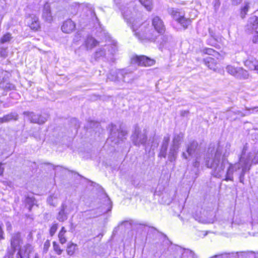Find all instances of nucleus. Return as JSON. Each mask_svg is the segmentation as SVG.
I'll return each instance as SVG.
<instances>
[{"instance_id":"nucleus-1","label":"nucleus","mask_w":258,"mask_h":258,"mask_svg":"<svg viewBox=\"0 0 258 258\" xmlns=\"http://www.w3.org/2000/svg\"><path fill=\"white\" fill-rule=\"evenodd\" d=\"M230 146V144L227 143L224 152L219 144L215 151L214 147H209L204 159L205 165L212 169L214 176L217 178L225 176L226 181H233L234 173L239 171L238 173L239 181L243 183L245 174L250 168V158L239 157L238 162L229 163L227 157L229 155Z\"/></svg>"},{"instance_id":"nucleus-2","label":"nucleus","mask_w":258,"mask_h":258,"mask_svg":"<svg viewBox=\"0 0 258 258\" xmlns=\"http://www.w3.org/2000/svg\"><path fill=\"white\" fill-rule=\"evenodd\" d=\"M139 8L135 2H131L121 8L122 15L139 39H154L155 31L148 24L143 23V15Z\"/></svg>"},{"instance_id":"nucleus-3","label":"nucleus","mask_w":258,"mask_h":258,"mask_svg":"<svg viewBox=\"0 0 258 258\" xmlns=\"http://www.w3.org/2000/svg\"><path fill=\"white\" fill-rule=\"evenodd\" d=\"M183 137L184 134L182 133L174 134L172 143L168 150L170 136L169 135L165 136L160 146L158 157L166 158L167 156L169 162H173L175 161L178 153L180 143Z\"/></svg>"},{"instance_id":"nucleus-4","label":"nucleus","mask_w":258,"mask_h":258,"mask_svg":"<svg viewBox=\"0 0 258 258\" xmlns=\"http://www.w3.org/2000/svg\"><path fill=\"white\" fill-rule=\"evenodd\" d=\"M186 152H183L181 157L187 160H189V157H194L195 161L193 162V166L196 168V172L201 164V155L200 147L198 142L196 140L190 141L186 146Z\"/></svg>"},{"instance_id":"nucleus-5","label":"nucleus","mask_w":258,"mask_h":258,"mask_svg":"<svg viewBox=\"0 0 258 258\" xmlns=\"http://www.w3.org/2000/svg\"><path fill=\"white\" fill-rule=\"evenodd\" d=\"M127 133L123 130L120 126L111 124L110 128V134L108 140H110L115 144L119 143L120 141H122L126 138Z\"/></svg>"},{"instance_id":"nucleus-6","label":"nucleus","mask_w":258,"mask_h":258,"mask_svg":"<svg viewBox=\"0 0 258 258\" xmlns=\"http://www.w3.org/2000/svg\"><path fill=\"white\" fill-rule=\"evenodd\" d=\"M11 248L8 250V256L12 258L17 249L20 248L21 244L23 243V239L20 232L14 233L11 238Z\"/></svg>"},{"instance_id":"nucleus-7","label":"nucleus","mask_w":258,"mask_h":258,"mask_svg":"<svg viewBox=\"0 0 258 258\" xmlns=\"http://www.w3.org/2000/svg\"><path fill=\"white\" fill-rule=\"evenodd\" d=\"M131 138L133 143L137 146H140L141 145H145L147 140L146 133L145 132H142L138 126L135 127Z\"/></svg>"},{"instance_id":"nucleus-8","label":"nucleus","mask_w":258,"mask_h":258,"mask_svg":"<svg viewBox=\"0 0 258 258\" xmlns=\"http://www.w3.org/2000/svg\"><path fill=\"white\" fill-rule=\"evenodd\" d=\"M226 70L229 74L238 79H245L248 78L249 76L247 71L242 68H235L232 66L229 65L226 67Z\"/></svg>"},{"instance_id":"nucleus-9","label":"nucleus","mask_w":258,"mask_h":258,"mask_svg":"<svg viewBox=\"0 0 258 258\" xmlns=\"http://www.w3.org/2000/svg\"><path fill=\"white\" fill-rule=\"evenodd\" d=\"M23 114L28 117V119L32 123L42 124L44 123L47 119V115H42L39 114H36L34 112L24 111Z\"/></svg>"},{"instance_id":"nucleus-10","label":"nucleus","mask_w":258,"mask_h":258,"mask_svg":"<svg viewBox=\"0 0 258 258\" xmlns=\"http://www.w3.org/2000/svg\"><path fill=\"white\" fill-rule=\"evenodd\" d=\"M132 63L137 64L139 66L149 67L154 64L155 61L154 59H151L146 56H136L132 58Z\"/></svg>"},{"instance_id":"nucleus-11","label":"nucleus","mask_w":258,"mask_h":258,"mask_svg":"<svg viewBox=\"0 0 258 258\" xmlns=\"http://www.w3.org/2000/svg\"><path fill=\"white\" fill-rule=\"evenodd\" d=\"M119 73L121 76V80L125 83L132 84L135 80L137 79V77L130 69H121Z\"/></svg>"},{"instance_id":"nucleus-12","label":"nucleus","mask_w":258,"mask_h":258,"mask_svg":"<svg viewBox=\"0 0 258 258\" xmlns=\"http://www.w3.org/2000/svg\"><path fill=\"white\" fill-rule=\"evenodd\" d=\"M26 22L27 25L34 31H37L40 28L39 18L34 14L29 15Z\"/></svg>"},{"instance_id":"nucleus-13","label":"nucleus","mask_w":258,"mask_h":258,"mask_svg":"<svg viewBox=\"0 0 258 258\" xmlns=\"http://www.w3.org/2000/svg\"><path fill=\"white\" fill-rule=\"evenodd\" d=\"M152 26L155 30L160 34H163L165 31V26L163 21L158 16H155L152 19Z\"/></svg>"},{"instance_id":"nucleus-14","label":"nucleus","mask_w":258,"mask_h":258,"mask_svg":"<svg viewBox=\"0 0 258 258\" xmlns=\"http://www.w3.org/2000/svg\"><path fill=\"white\" fill-rule=\"evenodd\" d=\"M67 208V205L64 203H62L56 216V218L58 221L63 222L68 219L70 212H68Z\"/></svg>"},{"instance_id":"nucleus-15","label":"nucleus","mask_w":258,"mask_h":258,"mask_svg":"<svg viewBox=\"0 0 258 258\" xmlns=\"http://www.w3.org/2000/svg\"><path fill=\"white\" fill-rule=\"evenodd\" d=\"M258 27V18L255 16L250 17L247 25L245 27V31L247 33H250L252 31L256 30Z\"/></svg>"},{"instance_id":"nucleus-16","label":"nucleus","mask_w":258,"mask_h":258,"mask_svg":"<svg viewBox=\"0 0 258 258\" xmlns=\"http://www.w3.org/2000/svg\"><path fill=\"white\" fill-rule=\"evenodd\" d=\"M42 17L45 21L48 23H51L53 20L50 7L47 3H46L43 7Z\"/></svg>"},{"instance_id":"nucleus-17","label":"nucleus","mask_w":258,"mask_h":258,"mask_svg":"<svg viewBox=\"0 0 258 258\" xmlns=\"http://www.w3.org/2000/svg\"><path fill=\"white\" fill-rule=\"evenodd\" d=\"M75 24L71 19H68L63 22L61 30L66 33H70L75 30Z\"/></svg>"},{"instance_id":"nucleus-18","label":"nucleus","mask_w":258,"mask_h":258,"mask_svg":"<svg viewBox=\"0 0 258 258\" xmlns=\"http://www.w3.org/2000/svg\"><path fill=\"white\" fill-rule=\"evenodd\" d=\"M99 42L97 41L94 37L91 36H88L85 39L83 46H84L87 50H91L97 45Z\"/></svg>"},{"instance_id":"nucleus-19","label":"nucleus","mask_w":258,"mask_h":258,"mask_svg":"<svg viewBox=\"0 0 258 258\" xmlns=\"http://www.w3.org/2000/svg\"><path fill=\"white\" fill-rule=\"evenodd\" d=\"M32 246L30 244H27L23 248L19 249L16 256L17 258H23V254H26L29 256V254L32 252Z\"/></svg>"},{"instance_id":"nucleus-20","label":"nucleus","mask_w":258,"mask_h":258,"mask_svg":"<svg viewBox=\"0 0 258 258\" xmlns=\"http://www.w3.org/2000/svg\"><path fill=\"white\" fill-rule=\"evenodd\" d=\"M18 118V115L15 112H11L8 114L4 115L0 118V123L9 122L12 120H17Z\"/></svg>"},{"instance_id":"nucleus-21","label":"nucleus","mask_w":258,"mask_h":258,"mask_svg":"<svg viewBox=\"0 0 258 258\" xmlns=\"http://www.w3.org/2000/svg\"><path fill=\"white\" fill-rule=\"evenodd\" d=\"M120 71H121V70H111L107 76V79L114 82L120 80L121 76L119 73Z\"/></svg>"},{"instance_id":"nucleus-22","label":"nucleus","mask_w":258,"mask_h":258,"mask_svg":"<svg viewBox=\"0 0 258 258\" xmlns=\"http://www.w3.org/2000/svg\"><path fill=\"white\" fill-rule=\"evenodd\" d=\"M244 65L251 70H255L258 62L254 58L249 57L244 61Z\"/></svg>"},{"instance_id":"nucleus-23","label":"nucleus","mask_w":258,"mask_h":258,"mask_svg":"<svg viewBox=\"0 0 258 258\" xmlns=\"http://www.w3.org/2000/svg\"><path fill=\"white\" fill-rule=\"evenodd\" d=\"M168 11L173 18L176 21H178L183 16L177 9L169 8Z\"/></svg>"},{"instance_id":"nucleus-24","label":"nucleus","mask_w":258,"mask_h":258,"mask_svg":"<svg viewBox=\"0 0 258 258\" xmlns=\"http://www.w3.org/2000/svg\"><path fill=\"white\" fill-rule=\"evenodd\" d=\"M205 64L211 70H215L216 69V60L211 57H208L204 59Z\"/></svg>"},{"instance_id":"nucleus-25","label":"nucleus","mask_w":258,"mask_h":258,"mask_svg":"<svg viewBox=\"0 0 258 258\" xmlns=\"http://www.w3.org/2000/svg\"><path fill=\"white\" fill-rule=\"evenodd\" d=\"M36 200L34 197L27 196L25 200L26 206H27L29 211H31L32 207L36 205Z\"/></svg>"},{"instance_id":"nucleus-26","label":"nucleus","mask_w":258,"mask_h":258,"mask_svg":"<svg viewBox=\"0 0 258 258\" xmlns=\"http://www.w3.org/2000/svg\"><path fill=\"white\" fill-rule=\"evenodd\" d=\"M177 22L184 29L187 28L188 26L191 24V20L188 18H186L183 16L181 17Z\"/></svg>"},{"instance_id":"nucleus-27","label":"nucleus","mask_w":258,"mask_h":258,"mask_svg":"<svg viewBox=\"0 0 258 258\" xmlns=\"http://www.w3.org/2000/svg\"><path fill=\"white\" fill-rule=\"evenodd\" d=\"M141 4L143 5L145 9L148 11H151L153 9L152 0H139Z\"/></svg>"},{"instance_id":"nucleus-28","label":"nucleus","mask_w":258,"mask_h":258,"mask_svg":"<svg viewBox=\"0 0 258 258\" xmlns=\"http://www.w3.org/2000/svg\"><path fill=\"white\" fill-rule=\"evenodd\" d=\"M238 253H231L229 254H222V255H215L210 258H230L231 257L237 258L238 257Z\"/></svg>"},{"instance_id":"nucleus-29","label":"nucleus","mask_w":258,"mask_h":258,"mask_svg":"<svg viewBox=\"0 0 258 258\" xmlns=\"http://www.w3.org/2000/svg\"><path fill=\"white\" fill-rule=\"evenodd\" d=\"M244 4L245 6L241 9L240 13V17L242 19H244L249 9V3L245 2Z\"/></svg>"},{"instance_id":"nucleus-30","label":"nucleus","mask_w":258,"mask_h":258,"mask_svg":"<svg viewBox=\"0 0 258 258\" xmlns=\"http://www.w3.org/2000/svg\"><path fill=\"white\" fill-rule=\"evenodd\" d=\"M105 55V50L104 48H101L98 49L95 53L94 57L96 59L104 56Z\"/></svg>"},{"instance_id":"nucleus-31","label":"nucleus","mask_w":258,"mask_h":258,"mask_svg":"<svg viewBox=\"0 0 258 258\" xmlns=\"http://www.w3.org/2000/svg\"><path fill=\"white\" fill-rule=\"evenodd\" d=\"M257 108H258V107H252V108H249V107H245L246 111L244 113L243 112V113H241V117H244L245 116L248 115L250 114H251V113L253 112L254 111H258V110H256V109H257Z\"/></svg>"},{"instance_id":"nucleus-32","label":"nucleus","mask_w":258,"mask_h":258,"mask_svg":"<svg viewBox=\"0 0 258 258\" xmlns=\"http://www.w3.org/2000/svg\"><path fill=\"white\" fill-rule=\"evenodd\" d=\"M76 246L77 245L73 243L69 244L67 249V253L70 255H73L75 252Z\"/></svg>"},{"instance_id":"nucleus-33","label":"nucleus","mask_w":258,"mask_h":258,"mask_svg":"<svg viewBox=\"0 0 258 258\" xmlns=\"http://www.w3.org/2000/svg\"><path fill=\"white\" fill-rule=\"evenodd\" d=\"M184 250L185 251L182 254L183 256L186 255L190 257V258H197V255L191 250L189 249H185Z\"/></svg>"},{"instance_id":"nucleus-34","label":"nucleus","mask_w":258,"mask_h":258,"mask_svg":"<svg viewBox=\"0 0 258 258\" xmlns=\"http://www.w3.org/2000/svg\"><path fill=\"white\" fill-rule=\"evenodd\" d=\"M241 113H243V112L238 110H227L226 112V115L228 117H231L233 114H234V115L238 114V115H239L240 116H241Z\"/></svg>"},{"instance_id":"nucleus-35","label":"nucleus","mask_w":258,"mask_h":258,"mask_svg":"<svg viewBox=\"0 0 258 258\" xmlns=\"http://www.w3.org/2000/svg\"><path fill=\"white\" fill-rule=\"evenodd\" d=\"M11 39V34L10 33H7L2 37L1 39L0 42L1 43H5L10 41Z\"/></svg>"},{"instance_id":"nucleus-36","label":"nucleus","mask_w":258,"mask_h":258,"mask_svg":"<svg viewBox=\"0 0 258 258\" xmlns=\"http://www.w3.org/2000/svg\"><path fill=\"white\" fill-rule=\"evenodd\" d=\"M3 88L5 91H8L15 89L14 85L11 83H6L3 85Z\"/></svg>"},{"instance_id":"nucleus-37","label":"nucleus","mask_w":258,"mask_h":258,"mask_svg":"<svg viewBox=\"0 0 258 258\" xmlns=\"http://www.w3.org/2000/svg\"><path fill=\"white\" fill-rule=\"evenodd\" d=\"M53 246L54 250L57 254L60 255L61 254L62 250L60 249L59 245L56 242H53Z\"/></svg>"},{"instance_id":"nucleus-38","label":"nucleus","mask_w":258,"mask_h":258,"mask_svg":"<svg viewBox=\"0 0 258 258\" xmlns=\"http://www.w3.org/2000/svg\"><path fill=\"white\" fill-rule=\"evenodd\" d=\"M58 228V224L56 223L53 224L51 227H50L49 233L50 235L52 236H53L55 233L56 232Z\"/></svg>"},{"instance_id":"nucleus-39","label":"nucleus","mask_w":258,"mask_h":258,"mask_svg":"<svg viewBox=\"0 0 258 258\" xmlns=\"http://www.w3.org/2000/svg\"><path fill=\"white\" fill-rule=\"evenodd\" d=\"M56 199V197H54V195L50 196L47 199V202L50 205L52 206L53 207H55L56 203L53 202V199Z\"/></svg>"},{"instance_id":"nucleus-40","label":"nucleus","mask_w":258,"mask_h":258,"mask_svg":"<svg viewBox=\"0 0 258 258\" xmlns=\"http://www.w3.org/2000/svg\"><path fill=\"white\" fill-rule=\"evenodd\" d=\"M58 238L60 243L64 244L67 242V239L64 236V234L58 233Z\"/></svg>"},{"instance_id":"nucleus-41","label":"nucleus","mask_w":258,"mask_h":258,"mask_svg":"<svg viewBox=\"0 0 258 258\" xmlns=\"http://www.w3.org/2000/svg\"><path fill=\"white\" fill-rule=\"evenodd\" d=\"M8 53L7 49L5 48H0V55L2 57H6L7 56Z\"/></svg>"},{"instance_id":"nucleus-42","label":"nucleus","mask_w":258,"mask_h":258,"mask_svg":"<svg viewBox=\"0 0 258 258\" xmlns=\"http://www.w3.org/2000/svg\"><path fill=\"white\" fill-rule=\"evenodd\" d=\"M248 149V146H247V143H246L244 146H243V148L242 149V152H241V155H240V157H242V158H244L243 157V156L244 155H245L246 151Z\"/></svg>"},{"instance_id":"nucleus-43","label":"nucleus","mask_w":258,"mask_h":258,"mask_svg":"<svg viewBox=\"0 0 258 258\" xmlns=\"http://www.w3.org/2000/svg\"><path fill=\"white\" fill-rule=\"evenodd\" d=\"M252 41L253 43H258V32L257 31L255 32V35L253 36Z\"/></svg>"},{"instance_id":"nucleus-44","label":"nucleus","mask_w":258,"mask_h":258,"mask_svg":"<svg viewBox=\"0 0 258 258\" xmlns=\"http://www.w3.org/2000/svg\"><path fill=\"white\" fill-rule=\"evenodd\" d=\"M5 73L6 72L0 71V84L4 81Z\"/></svg>"},{"instance_id":"nucleus-45","label":"nucleus","mask_w":258,"mask_h":258,"mask_svg":"<svg viewBox=\"0 0 258 258\" xmlns=\"http://www.w3.org/2000/svg\"><path fill=\"white\" fill-rule=\"evenodd\" d=\"M250 163L251 164L252 163L256 164H258V155H255L253 159H252L251 161H250Z\"/></svg>"},{"instance_id":"nucleus-46","label":"nucleus","mask_w":258,"mask_h":258,"mask_svg":"<svg viewBox=\"0 0 258 258\" xmlns=\"http://www.w3.org/2000/svg\"><path fill=\"white\" fill-rule=\"evenodd\" d=\"M189 113V111L188 110H182L180 111V115L182 116H186Z\"/></svg>"},{"instance_id":"nucleus-47","label":"nucleus","mask_w":258,"mask_h":258,"mask_svg":"<svg viewBox=\"0 0 258 258\" xmlns=\"http://www.w3.org/2000/svg\"><path fill=\"white\" fill-rule=\"evenodd\" d=\"M242 0H232V3L234 5H237L241 3Z\"/></svg>"},{"instance_id":"nucleus-48","label":"nucleus","mask_w":258,"mask_h":258,"mask_svg":"<svg viewBox=\"0 0 258 258\" xmlns=\"http://www.w3.org/2000/svg\"><path fill=\"white\" fill-rule=\"evenodd\" d=\"M50 245V243L48 240H47L44 244V249H47Z\"/></svg>"},{"instance_id":"nucleus-49","label":"nucleus","mask_w":258,"mask_h":258,"mask_svg":"<svg viewBox=\"0 0 258 258\" xmlns=\"http://www.w3.org/2000/svg\"><path fill=\"white\" fill-rule=\"evenodd\" d=\"M3 233H4V232L2 230L1 226L0 225V240L4 238V237L3 236Z\"/></svg>"},{"instance_id":"nucleus-50","label":"nucleus","mask_w":258,"mask_h":258,"mask_svg":"<svg viewBox=\"0 0 258 258\" xmlns=\"http://www.w3.org/2000/svg\"><path fill=\"white\" fill-rule=\"evenodd\" d=\"M3 164L2 163H0V175H2L3 173L4 168L2 167Z\"/></svg>"},{"instance_id":"nucleus-51","label":"nucleus","mask_w":258,"mask_h":258,"mask_svg":"<svg viewBox=\"0 0 258 258\" xmlns=\"http://www.w3.org/2000/svg\"><path fill=\"white\" fill-rule=\"evenodd\" d=\"M66 232H67V231L65 229V228L64 227H62L61 228L60 231H59V233L65 234Z\"/></svg>"},{"instance_id":"nucleus-52","label":"nucleus","mask_w":258,"mask_h":258,"mask_svg":"<svg viewBox=\"0 0 258 258\" xmlns=\"http://www.w3.org/2000/svg\"><path fill=\"white\" fill-rule=\"evenodd\" d=\"M213 51H214L213 49H212L211 48H209L206 50V53H208V54H211Z\"/></svg>"},{"instance_id":"nucleus-53","label":"nucleus","mask_w":258,"mask_h":258,"mask_svg":"<svg viewBox=\"0 0 258 258\" xmlns=\"http://www.w3.org/2000/svg\"><path fill=\"white\" fill-rule=\"evenodd\" d=\"M7 228H8V230H11V225L10 224V223H7Z\"/></svg>"},{"instance_id":"nucleus-54","label":"nucleus","mask_w":258,"mask_h":258,"mask_svg":"<svg viewBox=\"0 0 258 258\" xmlns=\"http://www.w3.org/2000/svg\"><path fill=\"white\" fill-rule=\"evenodd\" d=\"M217 5L218 6V2L216 0L215 5Z\"/></svg>"},{"instance_id":"nucleus-55","label":"nucleus","mask_w":258,"mask_h":258,"mask_svg":"<svg viewBox=\"0 0 258 258\" xmlns=\"http://www.w3.org/2000/svg\"><path fill=\"white\" fill-rule=\"evenodd\" d=\"M92 123H93L94 124V123L93 121L91 122V124H92ZM90 127H93V126L91 124H90Z\"/></svg>"},{"instance_id":"nucleus-56","label":"nucleus","mask_w":258,"mask_h":258,"mask_svg":"<svg viewBox=\"0 0 258 258\" xmlns=\"http://www.w3.org/2000/svg\"><path fill=\"white\" fill-rule=\"evenodd\" d=\"M152 228L154 229V230H157L156 228H155V227H152Z\"/></svg>"},{"instance_id":"nucleus-57","label":"nucleus","mask_w":258,"mask_h":258,"mask_svg":"<svg viewBox=\"0 0 258 258\" xmlns=\"http://www.w3.org/2000/svg\"><path fill=\"white\" fill-rule=\"evenodd\" d=\"M162 234L164 235V236L165 237L167 238V236H166V235H165V234Z\"/></svg>"},{"instance_id":"nucleus-58","label":"nucleus","mask_w":258,"mask_h":258,"mask_svg":"<svg viewBox=\"0 0 258 258\" xmlns=\"http://www.w3.org/2000/svg\"><path fill=\"white\" fill-rule=\"evenodd\" d=\"M147 29H143V31H145V30H146Z\"/></svg>"}]
</instances>
